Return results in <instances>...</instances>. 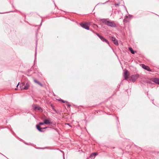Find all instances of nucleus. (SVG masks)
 I'll use <instances>...</instances> for the list:
<instances>
[{
  "label": "nucleus",
  "mask_w": 159,
  "mask_h": 159,
  "mask_svg": "<svg viewBox=\"0 0 159 159\" xmlns=\"http://www.w3.org/2000/svg\"><path fill=\"white\" fill-rule=\"evenodd\" d=\"M129 75V74L128 72V71L127 70H125L124 74V77L125 80H126L128 78Z\"/></svg>",
  "instance_id": "7"
},
{
  "label": "nucleus",
  "mask_w": 159,
  "mask_h": 159,
  "mask_svg": "<svg viewBox=\"0 0 159 159\" xmlns=\"http://www.w3.org/2000/svg\"><path fill=\"white\" fill-rule=\"evenodd\" d=\"M66 105L68 107H70L71 106L70 105V103L69 102L66 101Z\"/></svg>",
  "instance_id": "18"
},
{
  "label": "nucleus",
  "mask_w": 159,
  "mask_h": 159,
  "mask_svg": "<svg viewBox=\"0 0 159 159\" xmlns=\"http://www.w3.org/2000/svg\"><path fill=\"white\" fill-rule=\"evenodd\" d=\"M44 123L46 124H49L52 123L51 119L50 118L45 119L44 120Z\"/></svg>",
  "instance_id": "11"
},
{
  "label": "nucleus",
  "mask_w": 159,
  "mask_h": 159,
  "mask_svg": "<svg viewBox=\"0 0 159 159\" xmlns=\"http://www.w3.org/2000/svg\"><path fill=\"white\" fill-rule=\"evenodd\" d=\"M115 5L116 6V5L119 6V4H115Z\"/></svg>",
  "instance_id": "23"
},
{
  "label": "nucleus",
  "mask_w": 159,
  "mask_h": 159,
  "mask_svg": "<svg viewBox=\"0 0 159 159\" xmlns=\"http://www.w3.org/2000/svg\"><path fill=\"white\" fill-rule=\"evenodd\" d=\"M102 22L107 25L111 27H116V24L113 21H110L107 20L106 19H104L102 20Z\"/></svg>",
  "instance_id": "1"
},
{
  "label": "nucleus",
  "mask_w": 159,
  "mask_h": 159,
  "mask_svg": "<svg viewBox=\"0 0 159 159\" xmlns=\"http://www.w3.org/2000/svg\"><path fill=\"white\" fill-rule=\"evenodd\" d=\"M139 74H136L132 75L130 77V80L133 82H135L136 80L139 78Z\"/></svg>",
  "instance_id": "5"
},
{
  "label": "nucleus",
  "mask_w": 159,
  "mask_h": 159,
  "mask_svg": "<svg viewBox=\"0 0 159 159\" xmlns=\"http://www.w3.org/2000/svg\"><path fill=\"white\" fill-rule=\"evenodd\" d=\"M93 32L95 33L103 42H105L108 45H109V43L108 41L105 38H104L103 36L100 35L98 34L96 32H94L93 31Z\"/></svg>",
  "instance_id": "3"
},
{
  "label": "nucleus",
  "mask_w": 159,
  "mask_h": 159,
  "mask_svg": "<svg viewBox=\"0 0 159 159\" xmlns=\"http://www.w3.org/2000/svg\"><path fill=\"white\" fill-rule=\"evenodd\" d=\"M51 106L52 107V109H53V110L56 113H57V111L55 109L54 106L52 104L51 105Z\"/></svg>",
  "instance_id": "19"
},
{
  "label": "nucleus",
  "mask_w": 159,
  "mask_h": 159,
  "mask_svg": "<svg viewBox=\"0 0 159 159\" xmlns=\"http://www.w3.org/2000/svg\"><path fill=\"white\" fill-rule=\"evenodd\" d=\"M32 107L34 110L35 111H39L41 112L43 111V110L42 108L40 106L37 105L33 104L32 105Z\"/></svg>",
  "instance_id": "4"
},
{
  "label": "nucleus",
  "mask_w": 159,
  "mask_h": 159,
  "mask_svg": "<svg viewBox=\"0 0 159 159\" xmlns=\"http://www.w3.org/2000/svg\"><path fill=\"white\" fill-rule=\"evenodd\" d=\"M142 67L144 69L149 71H152L150 69V68L148 66H146L144 64H142Z\"/></svg>",
  "instance_id": "9"
},
{
  "label": "nucleus",
  "mask_w": 159,
  "mask_h": 159,
  "mask_svg": "<svg viewBox=\"0 0 159 159\" xmlns=\"http://www.w3.org/2000/svg\"><path fill=\"white\" fill-rule=\"evenodd\" d=\"M25 82L22 83L20 84V87L21 90L25 89L24 88L25 86Z\"/></svg>",
  "instance_id": "12"
},
{
  "label": "nucleus",
  "mask_w": 159,
  "mask_h": 159,
  "mask_svg": "<svg viewBox=\"0 0 159 159\" xmlns=\"http://www.w3.org/2000/svg\"><path fill=\"white\" fill-rule=\"evenodd\" d=\"M34 82L35 83H37L38 84H39V85H40L41 86H43V85L41 83H40L39 82L37 81V80H34Z\"/></svg>",
  "instance_id": "17"
},
{
  "label": "nucleus",
  "mask_w": 159,
  "mask_h": 159,
  "mask_svg": "<svg viewBox=\"0 0 159 159\" xmlns=\"http://www.w3.org/2000/svg\"><path fill=\"white\" fill-rule=\"evenodd\" d=\"M44 124H45V123H44V122H40L39 123L38 125L40 126V125H43Z\"/></svg>",
  "instance_id": "20"
},
{
  "label": "nucleus",
  "mask_w": 159,
  "mask_h": 159,
  "mask_svg": "<svg viewBox=\"0 0 159 159\" xmlns=\"http://www.w3.org/2000/svg\"><path fill=\"white\" fill-rule=\"evenodd\" d=\"M19 82L18 83V84L17 85V86H16V87H18V86H19Z\"/></svg>",
  "instance_id": "22"
},
{
  "label": "nucleus",
  "mask_w": 159,
  "mask_h": 159,
  "mask_svg": "<svg viewBox=\"0 0 159 159\" xmlns=\"http://www.w3.org/2000/svg\"><path fill=\"white\" fill-rule=\"evenodd\" d=\"M98 154L96 152H94L93 153H92L90 156V157L91 159H94L95 158V156L97 155Z\"/></svg>",
  "instance_id": "13"
},
{
  "label": "nucleus",
  "mask_w": 159,
  "mask_h": 159,
  "mask_svg": "<svg viewBox=\"0 0 159 159\" xmlns=\"http://www.w3.org/2000/svg\"><path fill=\"white\" fill-rule=\"evenodd\" d=\"M36 127L38 129V130L40 132H44V130H43V129H46L47 127H45L42 128L40 127V126L38 125H36Z\"/></svg>",
  "instance_id": "6"
},
{
  "label": "nucleus",
  "mask_w": 159,
  "mask_h": 159,
  "mask_svg": "<svg viewBox=\"0 0 159 159\" xmlns=\"http://www.w3.org/2000/svg\"><path fill=\"white\" fill-rule=\"evenodd\" d=\"M110 38L111 39V40L113 41L114 43L116 45H118V43L116 39V38L113 37H110Z\"/></svg>",
  "instance_id": "8"
},
{
  "label": "nucleus",
  "mask_w": 159,
  "mask_h": 159,
  "mask_svg": "<svg viewBox=\"0 0 159 159\" xmlns=\"http://www.w3.org/2000/svg\"><path fill=\"white\" fill-rule=\"evenodd\" d=\"M30 84L28 83H27L26 84L25 83L24 88L25 89L27 90L30 87Z\"/></svg>",
  "instance_id": "15"
},
{
  "label": "nucleus",
  "mask_w": 159,
  "mask_h": 159,
  "mask_svg": "<svg viewBox=\"0 0 159 159\" xmlns=\"http://www.w3.org/2000/svg\"><path fill=\"white\" fill-rule=\"evenodd\" d=\"M129 20V18L128 16H125V17L124 19L123 20V22H127Z\"/></svg>",
  "instance_id": "14"
},
{
  "label": "nucleus",
  "mask_w": 159,
  "mask_h": 159,
  "mask_svg": "<svg viewBox=\"0 0 159 159\" xmlns=\"http://www.w3.org/2000/svg\"><path fill=\"white\" fill-rule=\"evenodd\" d=\"M58 100L61 101L62 102H63V103H66V101H65L63 100H62L61 99Z\"/></svg>",
  "instance_id": "21"
},
{
  "label": "nucleus",
  "mask_w": 159,
  "mask_h": 159,
  "mask_svg": "<svg viewBox=\"0 0 159 159\" xmlns=\"http://www.w3.org/2000/svg\"><path fill=\"white\" fill-rule=\"evenodd\" d=\"M129 49L132 54H134L135 52H136V51L133 50V49L131 47H129Z\"/></svg>",
  "instance_id": "16"
},
{
  "label": "nucleus",
  "mask_w": 159,
  "mask_h": 159,
  "mask_svg": "<svg viewBox=\"0 0 159 159\" xmlns=\"http://www.w3.org/2000/svg\"><path fill=\"white\" fill-rule=\"evenodd\" d=\"M80 25L87 30H89V24L88 22H84L81 23L80 24Z\"/></svg>",
  "instance_id": "2"
},
{
  "label": "nucleus",
  "mask_w": 159,
  "mask_h": 159,
  "mask_svg": "<svg viewBox=\"0 0 159 159\" xmlns=\"http://www.w3.org/2000/svg\"><path fill=\"white\" fill-rule=\"evenodd\" d=\"M151 81L154 82H155L157 84H159V79L156 78H155L152 79Z\"/></svg>",
  "instance_id": "10"
}]
</instances>
